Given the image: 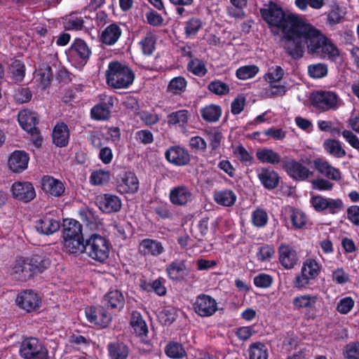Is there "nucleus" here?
Masks as SVG:
<instances>
[{
  "label": "nucleus",
  "instance_id": "3c124183",
  "mask_svg": "<svg viewBox=\"0 0 359 359\" xmlns=\"http://www.w3.org/2000/svg\"><path fill=\"white\" fill-rule=\"evenodd\" d=\"M346 15V8L345 7L336 6L329 13L327 16V22L330 25H335L344 22Z\"/></svg>",
  "mask_w": 359,
  "mask_h": 359
},
{
  "label": "nucleus",
  "instance_id": "a19ab883",
  "mask_svg": "<svg viewBox=\"0 0 359 359\" xmlns=\"http://www.w3.org/2000/svg\"><path fill=\"white\" fill-rule=\"evenodd\" d=\"M112 103L97 104L91 109L92 118L97 121L107 120L110 117Z\"/></svg>",
  "mask_w": 359,
  "mask_h": 359
},
{
  "label": "nucleus",
  "instance_id": "423d86ee",
  "mask_svg": "<svg viewBox=\"0 0 359 359\" xmlns=\"http://www.w3.org/2000/svg\"><path fill=\"white\" fill-rule=\"evenodd\" d=\"M321 271V265L311 257L306 259L302 265L300 272L293 280V286L297 289H304L316 280Z\"/></svg>",
  "mask_w": 359,
  "mask_h": 359
},
{
  "label": "nucleus",
  "instance_id": "9d476101",
  "mask_svg": "<svg viewBox=\"0 0 359 359\" xmlns=\"http://www.w3.org/2000/svg\"><path fill=\"white\" fill-rule=\"evenodd\" d=\"M318 301V297L316 294L304 293L294 296L292 299V305L294 310L308 311L306 313L309 318H315L316 311V304Z\"/></svg>",
  "mask_w": 359,
  "mask_h": 359
},
{
  "label": "nucleus",
  "instance_id": "e2e57ef3",
  "mask_svg": "<svg viewBox=\"0 0 359 359\" xmlns=\"http://www.w3.org/2000/svg\"><path fill=\"white\" fill-rule=\"evenodd\" d=\"M290 219L295 229H302L307 222L306 215L300 210H293L290 214Z\"/></svg>",
  "mask_w": 359,
  "mask_h": 359
},
{
  "label": "nucleus",
  "instance_id": "a878e982",
  "mask_svg": "<svg viewBox=\"0 0 359 359\" xmlns=\"http://www.w3.org/2000/svg\"><path fill=\"white\" fill-rule=\"evenodd\" d=\"M30 267L27 258L19 257L12 264L11 273L15 278L24 280L31 276Z\"/></svg>",
  "mask_w": 359,
  "mask_h": 359
},
{
  "label": "nucleus",
  "instance_id": "412c9836",
  "mask_svg": "<svg viewBox=\"0 0 359 359\" xmlns=\"http://www.w3.org/2000/svg\"><path fill=\"white\" fill-rule=\"evenodd\" d=\"M117 187L121 193L134 194L139 189V180L135 173L126 172L120 176Z\"/></svg>",
  "mask_w": 359,
  "mask_h": 359
},
{
  "label": "nucleus",
  "instance_id": "680f3d73",
  "mask_svg": "<svg viewBox=\"0 0 359 359\" xmlns=\"http://www.w3.org/2000/svg\"><path fill=\"white\" fill-rule=\"evenodd\" d=\"M251 219L255 226L263 227L267 224L268 215L265 210L257 208L252 212Z\"/></svg>",
  "mask_w": 359,
  "mask_h": 359
},
{
  "label": "nucleus",
  "instance_id": "9b49d317",
  "mask_svg": "<svg viewBox=\"0 0 359 359\" xmlns=\"http://www.w3.org/2000/svg\"><path fill=\"white\" fill-rule=\"evenodd\" d=\"M310 202L317 212L327 210L331 214H336L344 208L341 199L326 198L320 195L312 196Z\"/></svg>",
  "mask_w": 359,
  "mask_h": 359
},
{
  "label": "nucleus",
  "instance_id": "c85d7f7f",
  "mask_svg": "<svg viewBox=\"0 0 359 359\" xmlns=\"http://www.w3.org/2000/svg\"><path fill=\"white\" fill-rule=\"evenodd\" d=\"M60 226V222L50 215L43 216L36 224V231L46 235L54 233Z\"/></svg>",
  "mask_w": 359,
  "mask_h": 359
},
{
  "label": "nucleus",
  "instance_id": "f8f14e48",
  "mask_svg": "<svg viewBox=\"0 0 359 359\" xmlns=\"http://www.w3.org/2000/svg\"><path fill=\"white\" fill-rule=\"evenodd\" d=\"M16 305L27 313L36 311L41 307V299L39 294L32 290L20 292L15 299Z\"/></svg>",
  "mask_w": 359,
  "mask_h": 359
},
{
  "label": "nucleus",
  "instance_id": "338daca9",
  "mask_svg": "<svg viewBox=\"0 0 359 359\" xmlns=\"http://www.w3.org/2000/svg\"><path fill=\"white\" fill-rule=\"evenodd\" d=\"M64 26L68 30H79L83 27V20L81 17L71 15L65 18Z\"/></svg>",
  "mask_w": 359,
  "mask_h": 359
},
{
  "label": "nucleus",
  "instance_id": "6ab92c4d",
  "mask_svg": "<svg viewBox=\"0 0 359 359\" xmlns=\"http://www.w3.org/2000/svg\"><path fill=\"white\" fill-rule=\"evenodd\" d=\"M166 160L177 166H184L190 161V155L187 149L180 146L170 147L165 153Z\"/></svg>",
  "mask_w": 359,
  "mask_h": 359
},
{
  "label": "nucleus",
  "instance_id": "f257e3e1",
  "mask_svg": "<svg viewBox=\"0 0 359 359\" xmlns=\"http://www.w3.org/2000/svg\"><path fill=\"white\" fill-rule=\"evenodd\" d=\"M260 13L272 31L277 29L282 32L283 46L287 53L295 60L302 57L303 45L300 43L297 44L296 41L307 22L306 20L297 14L285 15L281 6L274 1H269L261 8Z\"/></svg>",
  "mask_w": 359,
  "mask_h": 359
},
{
  "label": "nucleus",
  "instance_id": "f3484780",
  "mask_svg": "<svg viewBox=\"0 0 359 359\" xmlns=\"http://www.w3.org/2000/svg\"><path fill=\"white\" fill-rule=\"evenodd\" d=\"M96 205L105 213L116 212L121 208V201L118 196L113 194H100L96 197Z\"/></svg>",
  "mask_w": 359,
  "mask_h": 359
},
{
  "label": "nucleus",
  "instance_id": "a211bd4d",
  "mask_svg": "<svg viewBox=\"0 0 359 359\" xmlns=\"http://www.w3.org/2000/svg\"><path fill=\"white\" fill-rule=\"evenodd\" d=\"M138 252L144 257H156L165 252V248L161 242L156 239L144 238L140 242Z\"/></svg>",
  "mask_w": 359,
  "mask_h": 359
},
{
  "label": "nucleus",
  "instance_id": "09e8293b",
  "mask_svg": "<svg viewBox=\"0 0 359 359\" xmlns=\"http://www.w3.org/2000/svg\"><path fill=\"white\" fill-rule=\"evenodd\" d=\"M202 20L197 17L190 18L184 24V33L189 38H194L203 27Z\"/></svg>",
  "mask_w": 359,
  "mask_h": 359
},
{
  "label": "nucleus",
  "instance_id": "4468645a",
  "mask_svg": "<svg viewBox=\"0 0 359 359\" xmlns=\"http://www.w3.org/2000/svg\"><path fill=\"white\" fill-rule=\"evenodd\" d=\"M88 322L101 327H106L112 320L111 315L102 307H88L85 309Z\"/></svg>",
  "mask_w": 359,
  "mask_h": 359
},
{
  "label": "nucleus",
  "instance_id": "39448f33",
  "mask_svg": "<svg viewBox=\"0 0 359 359\" xmlns=\"http://www.w3.org/2000/svg\"><path fill=\"white\" fill-rule=\"evenodd\" d=\"M111 244L105 236L92 233L86 239L85 253L92 259L104 263L109 258Z\"/></svg>",
  "mask_w": 359,
  "mask_h": 359
},
{
  "label": "nucleus",
  "instance_id": "20e7f679",
  "mask_svg": "<svg viewBox=\"0 0 359 359\" xmlns=\"http://www.w3.org/2000/svg\"><path fill=\"white\" fill-rule=\"evenodd\" d=\"M284 70L280 66H273L263 76V79L267 83V86L260 89L259 95L264 98H269L275 96H282L287 88L281 83L284 76Z\"/></svg>",
  "mask_w": 359,
  "mask_h": 359
},
{
  "label": "nucleus",
  "instance_id": "ea45409f",
  "mask_svg": "<svg viewBox=\"0 0 359 359\" xmlns=\"http://www.w3.org/2000/svg\"><path fill=\"white\" fill-rule=\"evenodd\" d=\"M166 271L170 278L178 280L187 275L186 266L184 262L174 261L168 265Z\"/></svg>",
  "mask_w": 359,
  "mask_h": 359
},
{
  "label": "nucleus",
  "instance_id": "c03bdc74",
  "mask_svg": "<svg viewBox=\"0 0 359 359\" xmlns=\"http://www.w3.org/2000/svg\"><path fill=\"white\" fill-rule=\"evenodd\" d=\"M108 352L109 359H126L128 355V347L120 343L109 344Z\"/></svg>",
  "mask_w": 359,
  "mask_h": 359
},
{
  "label": "nucleus",
  "instance_id": "8fccbe9b",
  "mask_svg": "<svg viewBox=\"0 0 359 359\" xmlns=\"http://www.w3.org/2000/svg\"><path fill=\"white\" fill-rule=\"evenodd\" d=\"M141 287L147 292H154L159 296H163L166 294L165 280L161 278L156 279L151 283L144 282L141 284Z\"/></svg>",
  "mask_w": 359,
  "mask_h": 359
},
{
  "label": "nucleus",
  "instance_id": "f03ea898",
  "mask_svg": "<svg viewBox=\"0 0 359 359\" xmlns=\"http://www.w3.org/2000/svg\"><path fill=\"white\" fill-rule=\"evenodd\" d=\"M299 43L303 45L302 56L306 44L308 51L321 59L336 62L340 57V51L337 46L308 22L304 25L299 34V39L296 41L297 44Z\"/></svg>",
  "mask_w": 359,
  "mask_h": 359
},
{
  "label": "nucleus",
  "instance_id": "49530a36",
  "mask_svg": "<svg viewBox=\"0 0 359 359\" xmlns=\"http://www.w3.org/2000/svg\"><path fill=\"white\" fill-rule=\"evenodd\" d=\"M27 259L29 265L31 266V274L32 272H42L50 265L49 259L41 255H34Z\"/></svg>",
  "mask_w": 359,
  "mask_h": 359
},
{
  "label": "nucleus",
  "instance_id": "e433bc0d",
  "mask_svg": "<svg viewBox=\"0 0 359 359\" xmlns=\"http://www.w3.org/2000/svg\"><path fill=\"white\" fill-rule=\"evenodd\" d=\"M257 159L264 163L278 164L280 161V156L271 149L262 148L256 153Z\"/></svg>",
  "mask_w": 359,
  "mask_h": 359
},
{
  "label": "nucleus",
  "instance_id": "1a4fd4ad",
  "mask_svg": "<svg viewBox=\"0 0 359 359\" xmlns=\"http://www.w3.org/2000/svg\"><path fill=\"white\" fill-rule=\"evenodd\" d=\"M47 354L46 348L36 338H27L21 343L20 355L25 359H45Z\"/></svg>",
  "mask_w": 359,
  "mask_h": 359
},
{
  "label": "nucleus",
  "instance_id": "b1692460",
  "mask_svg": "<svg viewBox=\"0 0 359 359\" xmlns=\"http://www.w3.org/2000/svg\"><path fill=\"white\" fill-rule=\"evenodd\" d=\"M283 167L287 173L295 180H304L312 175V172L299 162L294 160L285 161Z\"/></svg>",
  "mask_w": 359,
  "mask_h": 359
},
{
  "label": "nucleus",
  "instance_id": "774afa93",
  "mask_svg": "<svg viewBox=\"0 0 359 359\" xmlns=\"http://www.w3.org/2000/svg\"><path fill=\"white\" fill-rule=\"evenodd\" d=\"M343 355L346 359H359V341L346 344L343 350Z\"/></svg>",
  "mask_w": 359,
  "mask_h": 359
},
{
  "label": "nucleus",
  "instance_id": "052dcab7",
  "mask_svg": "<svg viewBox=\"0 0 359 359\" xmlns=\"http://www.w3.org/2000/svg\"><path fill=\"white\" fill-rule=\"evenodd\" d=\"M275 252V248L272 245H265L259 248L256 256L260 262H270L273 257Z\"/></svg>",
  "mask_w": 359,
  "mask_h": 359
},
{
  "label": "nucleus",
  "instance_id": "5fc2aeb1",
  "mask_svg": "<svg viewBox=\"0 0 359 359\" xmlns=\"http://www.w3.org/2000/svg\"><path fill=\"white\" fill-rule=\"evenodd\" d=\"M259 72V68L255 65H245L239 67L236 72L238 79L248 80L255 77Z\"/></svg>",
  "mask_w": 359,
  "mask_h": 359
},
{
  "label": "nucleus",
  "instance_id": "0eeeda50",
  "mask_svg": "<svg viewBox=\"0 0 359 359\" xmlns=\"http://www.w3.org/2000/svg\"><path fill=\"white\" fill-rule=\"evenodd\" d=\"M91 54L87 43L81 39H76L67 51L69 62L77 69L82 68Z\"/></svg>",
  "mask_w": 359,
  "mask_h": 359
},
{
  "label": "nucleus",
  "instance_id": "2f4dec72",
  "mask_svg": "<svg viewBox=\"0 0 359 359\" xmlns=\"http://www.w3.org/2000/svg\"><path fill=\"white\" fill-rule=\"evenodd\" d=\"M314 165L316 170L327 177L336 181L341 179L340 171L332 166L327 161L318 158L314 161Z\"/></svg>",
  "mask_w": 359,
  "mask_h": 359
},
{
  "label": "nucleus",
  "instance_id": "de8ad7c7",
  "mask_svg": "<svg viewBox=\"0 0 359 359\" xmlns=\"http://www.w3.org/2000/svg\"><path fill=\"white\" fill-rule=\"evenodd\" d=\"M248 0H230L232 6L227 8L229 16L235 18H243L245 16L244 8L247 6Z\"/></svg>",
  "mask_w": 359,
  "mask_h": 359
},
{
  "label": "nucleus",
  "instance_id": "c756f323",
  "mask_svg": "<svg viewBox=\"0 0 359 359\" xmlns=\"http://www.w3.org/2000/svg\"><path fill=\"white\" fill-rule=\"evenodd\" d=\"M122 31L120 27L115 24L108 25L100 34V40L102 43L112 46L117 42L121 35Z\"/></svg>",
  "mask_w": 359,
  "mask_h": 359
},
{
  "label": "nucleus",
  "instance_id": "f704fd0d",
  "mask_svg": "<svg viewBox=\"0 0 359 359\" xmlns=\"http://www.w3.org/2000/svg\"><path fill=\"white\" fill-rule=\"evenodd\" d=\"M69 139V131L67 126L64 123H57L53 131L54 144L58 147H65L67 144Z\"/></svg>",
  "mask_w": 359,
  "mask_h": 359
},
{
  "label": "nucleus",
  "instance_id": "603ef678",
  "mask_svg": "<svg viewBox=\"0 0 359 359\" xmlns=\"http://www.w3.org/2000/svg\"><path fill=\"white\" fill-rule=\"evenodd\" d=\"M221 114V108L215 104L206 106L201 110L203 118L208 122H215L218 121Z\"/></svg>",
  "mask_w": 359,
  "mask_h": 359
},
{
  "label": "nucleus",
  "instance_id": "dca6fc26",
  "mask_svg": "<svg viewBox=\"0 0 359 359\" xmlns=\"http://www.w3.org/2000/svg\"><path fill=\"white\" fill-rule=\"evenodd\" d=\"M14 198L24 202H29L36 196L33 184L29 182H15L11 188Z\"/></svg>",
  "mask_w": 359,
  "mask_h": 359
},
{
  "label": "nucleus",
  "instance_id": "7c9ffc66",
  "mask_svg": "<svg viewBox=\"0 0 359 359\" xmlns=\"http://www.w3.org/2000/svg\"><path fill=\"white\" fill-rule=\"evenodd\" d=\"M104 304L108 309L121 311L124 306L125 299L121 292L114 290L105 294Z\"/></svg>",
  "mask_w": 359,
  "mask_h": 359
},
{
  "label": "nucleus",
  "instance_id": "864d4df0",
  "mask_svg": "<svg viewBox=\"0 0 359 359\" xmlns=\"http://www.w3.org/2000/svg\"><path fill=\"white\" fill-rule=\"evenodd\" d=\"M187 82L183 76H176L170 80L168 91L174 95H180L186 90Z\"/></svg>",
  "mask_w": 359,
  "mask_h": 359
},
{
  "label": "nucleus",
  "instance_id": "5701e85b",
  "mask_svg": "<svg viewBox=\"0 0 359 359\" xmlns=\"http://www.w3.org/2000/svg\"><path fill=\"white\" fill-rule=\"evenodd\" d=\"M42 189L48 194L55 197L61 196L65 190L64 183L52 176L46 175L41 180Z\"/></svg>",
  "mask_w": 359,
  "mask_h": 359
},
{
  "label": "nucleus",
  "instance_id": "69168bd1",
  "mask_svg": "<svg viewBox=\"0 0 359 359\" xmlns=\"http://www.w3.org/2000/svg\"><path fill=\"white\" fill-rule=\"evenodd\" d=\"M156 39L152 33H148L140 42L142 50L145 55H151L155 48Z\"/></svg>",
  "mask_w": 359,
  "mask_h": 359
},
{
  "label": "nucleus",
  "instance_id": "aec40b11",
  "mask_svg": "<svg viewBox=\"0 0 359 359\" xmlns=\"http://www.w3.org/2000/svg\"><path fill=\"white\" fill-rule=\"evenodd\" d=\"M29 156L27 153L15 150L11 153L8 159V168L13 172L20 173L28 167Z\"/></svg>",
  "mask_w": 359,
  "mask_h": 359
},
{
  "label": "nucleus",
  "instance_id": "bb28decb",
  "mask_svg": "<svg viewBox=\"0 0 359 359\" xmlns=\"http://www.w3.org/2000/svg\"><path fill=\"white\" fill-rule=\"evenodd\" d=\"M18 122L23 130L29 133L36 132L38 123L36 114L29 110H22L18 114Z\"/></svg>",
  "mask_w": 359,
  "mask_h": 359
},
{
  "label": "nucleus",
  "instance_id": "a18cd8bd",
  "mask_svg": "<svg viewBox=\"0 0 359 359\" xmlns=\"http://www.w3.org/2000/svg\"><path fill=\"white\" fill-rule=\"evenodd\" d=\"M250 359H267L269 356L268 348L261 342L252 344L248 348Z\"/></svg>",
  "mask_w": 359,
  "mask_h": 359
},
{
  "label": "nucleus",
  "instance_id": "37998d69",
  "mask_svg": "<svg viewBox=\"0 0 359 359\" xmlns=\"http://www.w3.org/2000/svg\"><path fill=\"white\" fill-rule=\"evenodd\" d=\"M323 147L327 153L336 158H342L346 155L345 150L337 140L332 139L325 140L323 142Z\"/></svg>",
  "mask_w": 359,
  "mask_h": 359
},
{
  "label": "nucleus",
  "instance_id": "cd10ccee",
  "mask_svg": "<svg viewBox=\"0 0 359 359\" xmlns=\"http://www.w3.org/2000/svg\"><path fill=\"white\" fill-rule=\"evenodd\" d=\"M257 177L261 184L267 189H273L278 184V175L272 169L261 168L258 170Z\"/></svg>",
  "mask_w": 359,
  "mask_h": 359
},
{
  "label": "nucleus",
  "instance_id": "4d7b16f0",
  "mask_svg": "<svg viewBox=\"0 0 359 359\" xmlns=\"http://www.w3.org/2000/svg\"><path fill=\"white\" fill-rule=\"evenodd\" d=\"M110 180V172L108 170H97L93 171L90 177L92 184L98 186L107 183Z\"/></svg>",
  "mask_w": 359,
  "mask_h": 359
},
{
  "label": "nucleus",
  "instance_id": "58836bf2",
  "mask_svg": "<svg viewBox=\"0 0 359 359\" xmlns=\"http://www.w3.org/2000/svg\"><path fill=\"white\" fill-rule=\"evenodd\" d=\"M164 351L168 357L172 359H182L187 355L182 344L177 341L168 343L165 346Z\"/></svg>",
  "mask_w": 359,
  "mask_h": 359
},
{
  "label": "nucleus",
  "instance_id": "79ce46f5",
  "mask_svg": "<svg viewBox=\"0 0 359 359\" xmlns=\"http://www.w3.org/2000/svg\"><path fill=\"white\" fill-rule=\"evenodd\" d=\"M8 73L14 82H21L25 77V67L20 60H12L9 66Z\"/></svg>",
  "mask_w": 359,
  "mask_h": 359
},
{
  "label": "nucleus",
  "instance_id": "bf43d9fd",
  "mask_svg": "<svg viewBox=\"0 0 359 359\" xmlns=\"http://www.w3.org/2000/svg\"><path fill=\"white\" fill-rule=\"evenodd\" d=\"M328 69L325 64L317 63L308 67L309 75L313 79H321L327 74Z\"/></svg>",
  "mask_w": 359,
  "mask_h": 359
},
{
  "label": "nucleus",
  "instance_id": "6e6d98bb",
  "mask_svg": "<svg viewBox=\"0 0 359 359\" xmlns=\"http://www.w3.org/2000/svg\"><path fill=\"white\" fill-rule=\"evenodd\" d=\"M355 301L349 296L339 298L336 304V310L340 314H348L354 307Z\"/></svg>",
  "mask_w": 359,
  "mask_h": 359
},
{
  "label": "nucleus",
  "instance_id": "6e6552de",
  "mask_svg": "<svg viewBox=\"0 0 359 359\" xmlns=\"http://www.w3.org/2000/svg\"><path fill=\"white\" fill-rule=\"evenodd\" d=\"M314 106L324 111L335 110L341 104V100L336 93L331 90H320L311 95Z\"/></svg>",
  "mask_w": 359,
  "mask_h": 359
},
{
  "label": "nucleus",
  "instance_id": "4be33fe9",
  "mask_svg": "<svg viewBox=\"0 0 359 359\" xmlns=\"http://www.w3.org/2000/svg\"><path fill=\"white\" fill-rule=\"evenodd\" d=\"M192 192L186 186H177L170 191V202L175 205H184L192 200Z\"/></svg>",
  "mask_w": 359,
  "mask_h": 359
},
{
  "label": "nucleus",
  "instance_id": "7ed1b4c3",
  "mask_svg": "<svg viewBox=\"0 0 359 359\" xmlns=\"http://www.w3.org/2000/svg\"><path fill=\"white\" fill-rule=\"evenodd\" d=\"M134 72L127 65L117 61L109 63L106 71L107 83L114 89H126L135 80Z\"/></svg>",
  "mask_w": 359,
  "mask_h": 359
},
{
  "label": "nucleus",
  "instance_id": "473e14b6",
  "mask_svg": "<svg viewBox=\"0 0 359 359\" xmlns=\"http://www.w3.org/2000/svg\"><path fill=\"white\" fill-rule=\"evenodd\" d=\"M62 248L68 253L80 255L85 252L86 240L83 237L63 239Z\"/></svg>",
  "mask_w": 359,
  "mask_h": 359
},
{
  "label": "nucleus",
  "instance_id": "4c0bfd02",
  "mask_svg": "<svg viewBox=\"0 0 359 359\" xmlns=\"http://www.w3.org/2000/svg\"><path fill=\"white\" fill-rule=\"evenodd\" d=\"M190 114L185 109L178 110L168 116V124L169 126H177L184 127L188 123Z\"/></svg>",
  "mask_w": 359,
  "mask_h": 359
},
{
  "label": "nucleus",
  "instance_id": "13d9d810",
  "mask_svg": "<svg viewBox=\"0 0 359 359\" xmlns=\"http://www.w3.org/2000/svg\"><path fill=\"white\" fill-rule=\"evenodd\" d=\"M187 69L189 72L198 76H203L207 72L204 62L198 59L190 60L187 65Z\"/></svg>",
  "mask_w": 359,
  "mask_h": 359
},
{
  "label": "nucleus",
  "instance_id": "393cba45",
  "mask_svg": "<svg viewBox=\"0 0 359 359\" xmlns=\"http://www.w3.org/2000/svg\"><path fill=\"white\" fill-rule=\"evenodd\" d=\"M130 323L134 332L140 339L141 341L144 344H149V340L147 339L148 327L139 312H133Z\"/></svg>",
  "mask_w": 359,
  "mask_h": 359
},
{
  "label": "nucleus",
  "instance_id": "0e129e2a",
  "mask_svg": "<svg viewBox=\"0 0 359 359\" xmlns=\"http://www.w3.org/2000/svg\"><path fill=\"white\" fill-rule=\"evenodd\" d=\"M208 89L212 93L218 95H226L230 90L229 85L220 80L211 81L208 85Z\"/></svg>",
  "mask_w": 359,
  "mask_h": 359
},
{
  "label": "nucleus",
  "instance_id": "72a5a7b5",
  "mask_svg": "<svg viewBox=\"0 0 359 359\" xmlns=\"http://www.w3.org/2000/svg\"><path fill=\"white\" fill-rule=\"evenodd\" d=\"M83 236L82 226L78 221L73 219L65 220L63 239L81 238Z\"/></svg>",
  "mask_w": 359,
  "mask_h": 359
},
{
  "label": "nucleus",
  "instance_id": "2eb2a0df",
  "mask_svg": "<svg viewBox=\"0 0 359 359\" xmlns=\"http://www.w3.org/2000/svg\"><path fill=\"white\" fill-rule=\"evenodd\" d=\"M278 260L285 269H292L297 264L299 257L296 250L287 243H281L278 249Z\"/></svg>",
  "mask_w": 359,
  "mask_h": 359
},
{
  "label": "nucleus",
  "instance_id": "c9c22d12",
  "mask_svg": "<svg viewBox=\"0 0 359 359\" xmlns=\"http://www.w3.org/2000/svg\"><path fill=\"white\" fill-rule=\"evenodd\" d=\"M215 201L222 206L230 207L236 201V195L230 189L215 191L213 194Z\"/></svg>",
  "mask_w": 359,
  "mask_h": 359
},
{
  "label": "nucleus",
  "instance_id": "ddd939ff",
  "mask_svg": "<svg viewBox=\"0 0 359 359\" xmlns=\"http://www.w3.org/2000/svg\"><path fill=\"white\" fill-rule=\"evenodd\" d=\"M195 312L200 316L209 317L214 315L217 311L216 300L207 294H200L193 304Z\"/></svg>",
  "mask_w": 359,
  "mask_h": 359
}]
</instances>
